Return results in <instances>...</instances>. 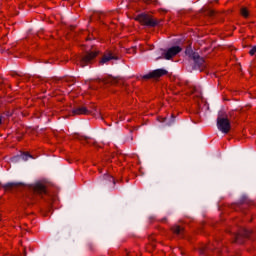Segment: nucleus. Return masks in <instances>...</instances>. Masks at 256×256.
I'll return each instance as SVG.
<instances>
[{"instance_id":"nucleus-6","label":"nucleus","mask_w":256,"mask_h":256,"mask_svg":"<svg viewBox=\"0 0 256 256\" xmlns=\"http://www.w3.org/2000/svg\"><path fill=\"white\" fill-rule=\"evenodd\" d=\"M163 75H167V70L157 69L153 70L149 74L144 75L143 79H159V77H163Z\"/></svg>"},{"instance_id":"nucleus-3","label":"nucleus","mask_w":256,"mask_h":256,"mask_svg":"<svg viewBox=\"0 0 256 256\" xmlns=\"http://www.w3.org/2000/svg\"><path fill=\"white\" fill-rule=\"evenodd\" d=\"M31 189L38 193V195H45L47 193V182L41 180L31 185Z\"/></svg>"},{"instance_id":"nucleus-16","label":"nucleus","mask_w":256,"mask_h":256,"mask_svg":"<svg viewBox=\"0 0 256 256\" xmlns=\"http://www.w3.org/2000/svg\"><path fill=\"white\" fill-rule=\"evenodd\" d=\"M106 179L112 183H115V179H113L111 176H106Z\"/></svg>"},{"instance_id":"nucleus-4","label":"nucleus","mask_w":256,"mask_h":256,"mask_svg":"<svg viewBox=\"0 0 256 256\" xmlns=\"http://www.w3.org/2000/svg\"><path fill=\"white\" fill-rule=\"evenodd\" d=\"M98 53L99 52H97V51L87 52L86 55H84L80 58V66L86 67V65H89V63H91V61H93V59H95L97 57Z\"/></svg>"},{"instance_id":"nucleus-12","label":"nucleus","mask_w":256,"mask_h":256,"mask_svg":"<svg viewBox=\"0 0 256 256\" xmlns=\"http://www.w3.org/2000/svg\"><path fill=\"white\" fill-rule=\"evenodd\" d=\"M241 15L242 17H249V11L247 10V8L241 9Z\"/></svg>"},{"instance_id":"nucleus-14","label":"nucleus","mask_w":256,"mask_h":256,"mask_svg":"<svg viewBox=\"0 0 256 256\" xmlns=\"http://www.w3.org/2000/svg\"><path fill=\"white\" fill-rule=\"evenodd\" d=\"M250 55H256V46H253L249 52Z\"/></svg>"},{"instance_id":"nucleus-11","label":"nucleus","mask_w":256,"mask_h":256,"mask_svg":"<svg viewBox=\"0 0 256 256\" xmlns=\"http://www.w3.org/2000/svg\"><path fill=\"white\" fill-rule=\"evenodd\" d=\"M173 233H175L176 235H181V233H183V228L181 226L175 225L172 228Z\"/></svg>"},{"instance_id":"nucleus-5","label":"nucleus","mask_w":256,"mask_h":256,"mask_svg":"<svg viewBox=\"0 0 256 256\" xmlns=\"http://www.w3.org/2000/svg\"><path fill=\"white\" fill-rule=\"evenodd\" d=\"M182 49L179 46H173L171 48H169L167 51L163 52V58L164 59H173V57H175V55H177L178 53H181Z\"/></svg>"},{"instance_id":"nucleus-2","label":"nucleus","mask_w":256,"mask_h":256,"mask_svg":"<svg viewBox=\"0 0 256 256\" xmlns=\"http://www.w3.org/2000/svg\"><path fill=\"white\" fill-rule=\"evenodd\" d=\"M136 21H139V23H142V25H146L147 27H157V25H159V21L149 14L138 15Z\"/></svg>"},{"instance_id":"nucleus-9","label":"nucleus","mask_w":256,"mask_h":256,"mask_svg":"<svg viewBox=\"0 0 256 256\" xmlns=\"http://www.w3.org/2000/svg\"><path fill=\"white\" fill-rule=\"evenodd\" d=\"M23 185H25L23 182H9L2 185V187L5 191H11V189H17V187H21Z\"/></svg>"},{"instance_id":"nucleus-10","label":"nucleus","mask_w":256,"mask_h":256,"mask_svg":"<svg viewBox=\"0 0 256 256\" xmlns=\"http://www.w3.org/2000/svg\"><path fill=\"white\" fill-rule=\"evenodd\" d=\"M72 115H89V110L86 107H79L72 110Z\"/></svg>"},{"instance_id":"nucleus-18","label":"nucleus","mask_w":256,"mask_h":256,"mask_svg":"<svg viewBox=\"0 0 256 256\" xmlns=\"http://www.w3.org/2000/svg\"><path fill=\"white\" fill-rule=\"evenodd\" d=\"M157 59H161V57H158Z\"/></svg>"},{"instance_id":"nucleus-17","label":"nucleus","mask_w":256,"mask_h":256,"mask_svg":"<svg viewBox=\"0 0 256 256\" xmlns=\"http://www.w3.org/2000/svg\"><path fill=\"white\" fill-rule=\"evenodd\" d=\"M0 125H1V117H0Z\"/></svg>"},{"instance_id":"nucleus-7","label":"nucleus","mask_w":256,"mask_h":256,"mask_svg":"<svg viewBox=\"0 0 256 256\" xmlns=\"http://www.w3.org/2000/svg\"><path fill=\"white\" fill-rule=\"evenodd\" d=\"M185 53L186 55H188V57H191L193 59V61L196 63V65H198V67H201V65H203V58H201L198 53L193 52L191 48L186 49Z\"/></svg>"},{"instance_id":"nucleus-8","label":"nucleus","mask_w":256,"mask_h":256,"mask_svg":"<svg viewBox=\"0 0 256 256\" xmlns=\"http://www.w3.org/2000/svg\"><path fill=\"white\" fill-rule=\"evenodd\" d=\"M112 59L117 60L119 58L113 55L112 52H108L103 55L102 59L100 60V65H107V63H109V61H112Z\"/></svg>"},{"instance_id":"nucleus-1","label":"nucleus","mask_w":256,"mask_h":256,"mask_svg":"<svg viewBox=\"0 0 256 256\" xmlns=\"http://www.w3.org/2000/svg\"><path fill=\"white\" fill-rule=\"evenodd\" d=\"M217 127L221 133H229L231 131V122L225 115L219 114L217 118Z\"/></svg>"},{"instance_id":"nucleus-13","label":"nucleus","mask_w":256,"mask_h":256,"mask_svg":"<svg viewBox=\"0 0 256 256\" xmlns=\"http://www.w3.org/2000/svg\"><path fill=\"white\" fill-rule=\"evenodd\" d=\"M115 81H117V78H108L107 80H103L104 83H115Z\"/></svg>"},{"instance_id":"nucleus-15","label":"nucleus","mask_w":256,"mask_h":256,"mask_svg":"<svg viewBox=\"0 0 256 256\" xmlns=\"http://www.w3.org/2000/svg\"><path fill=\"white\" fill-rule=\"evenodd\" d=\"M29 157H31V155H29V154L22 155L23 161H28Z\"/></svg>"}]
</instances>
